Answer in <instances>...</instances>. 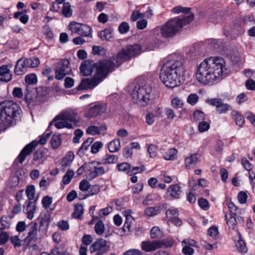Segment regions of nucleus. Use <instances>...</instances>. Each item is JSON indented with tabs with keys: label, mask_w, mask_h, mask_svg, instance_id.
<instances>
[{
	"label": "nucleus",
	"mask_w": 255,
	"mask_h": 255,
	"mask_svg": "<svg viewBox=\"0 0 255 255\" xmlns=\"http://www.w3.org/2000/svg\"><path fill=\"white\" fill-rule=\"evenodd\" d=\"M228 70L223 58L211 57L203 60L196 68L197 81L204 85H213L227 74Z\"/></svg>",
	"instance_id": "obj_1"
},
{
	"label": "nucleus",
	"mask_w": 255,
	"mask_h": 255,
	"mask_svg": "<svg viewBox=\"0 0 255 255\" xmlns=\"http://www.w3.org/2000/svg\"><path fill=\"white\" fill-rule=\"evenodd\" d=\"M160 78L168 88L180 86L185 80V68L181 56L171 55L163 65Z\"/></svg>",
	"instance_id": "obj_2"
},
{
	"label": "nucleus",
	"mask_w": 255,
	"mask_h": 255,
	"mask_svg": "<svg viewBox=\"0 0 255 255\" xmlns=\"http://www.w3.org/2000/svg\"><path fill=\"white\" fill-rule=\"evenodd\" d=\"M115 68V64L111 60L99 61L96 64V72L92 79H84L78 86L79 90L92 89L97 86Z\"/></svg>",
	"instance_id": "obj_3"
},
{
	"label": "nucleus",
	"mask_w": 255,
	"mask_h": 255,
	"mask_svg": "<svg viewBox=\"0 0 255 255\" xmlns=\"http://www.w3.org/2000/svg\"><path fill=\"white\" fill-rule=\"evenodd\" d=\"M21 110L18 105L10 100L0 103V122L4 128L11 126L13 121L19 116Z\"/></svg>",
	"instance_id": "obj_4"
},
{
	"label": "nucleus",
	"mask_w": 255,
	"mask_h": 255,
	"mask_svg": "<svg viewBox=\"0 0 255 255\" xmlns=\"http://www.w3.org/2000/svg\"><path fill=\"white\" fill-rule=\"evenodd\" d=\"M130 96L134 103L145 106L151 102L152 87L146 82H135L131 85Z\"/></svg>",
	"instance_id": "obj_5"
},
{
	"label": "nucleus",
	"mask_w": 255,
	"mask_h": 255,
	"mask_svg": "<svg viewBox=\"0 0 255 255\" xmlns=\"http://www.w3.org/2000/svg\"><path fill=\"white\" fill-rule=\"evenodd\" d=\"M193 14H188L184 17L182 21L178 18H175L163 25L161 27L157 28L159 30V35L164 38H168L174 36L180 31L182 27L188 24L193 20Z\"/></svg>",
	"instance_id": "obj_6"
},
{
	"label": "nucleus",
	"mask_w": 255,
	"mask_h": 255,
	"mask_svg": "<svg viewBox=\"0 0 255 255\" xmlns=\"http://www.w3.org/2000/svg\"><path fill=\"white\" fill-rule=\"evenodd\" d=\"M49 225L48 219L42 218L39 223V228L37 230V224L35 222H31L27 227L28 236L26 240L28 243L36 242L41 240L46 233V229Z\"/></svg>",
	"instance_id": "obj_7"
},
{
	"label": "nucleus",
	"mask_w": 255,
	"mask_h": 255,
	"mask_svg": "<svg viewBox=\"0 0 255 255\" xmlns=\"http://www.w3.org/2000/svg\"><path fill=\"white\" fill-rule=\"evenodd\" d=\"M141 51V48L139 44L129 45L119 51L116 59L113 61L110 60L115 64L116 68L122 64L125 60L139 55Z\"/></svg>",
	"instance_id": "obj_8"
},
{
	"label": "nucleus",
	"mask_w": 255,
	"mask_h": 255,
	"mask_svg": "<svg viewBox=\"0 0 255 255\" xmlns=\"http://www.w3.org/2000/svg\"><path fill=\"white\" fill-rule=\"evenodd\" d=\"M50 135L51 133L50 132L47 133L45 134H43L39 136V139L38 141L34 140L27 144L21 151L16 160L20 163H22L26 157L31 153L38 144L39 143L42 145L45 144L47 142V140L50 137Z\"/></svg>",
	"instance_id": "obj_9"
},
{
	"label": "nucleus",
	"mask_w": 255,
	"mask_h": 255,
	"mask_svg": "<svg viewBox=\"0 0 255 255\" xmlns=\"http://www.w3.org/2000/svg\"><path fill=\"white\" fill-rule=\"evenodd\" d=\"M71 71L70 63L68 59H61L57 64L55 68V79L62 80L66 75Z\"/></svg>",
	"instance_id": "obj_10"
},
{
	"label": "nucleus",
	"mask_w": 255,
	"mask_h": 255,
	"mask_svg": "<svg viewBox=\"0 0 255 255\" xmlns=\"http://www.w3.org/2000/svg\"><path fill=\"white\" fill-rule=\"evenodd\" d=\"M58 120H64L69 122L73 123L74 126H78L79 118L77 116V114L73 110L68 109L62 111L58 116H56L50 123L51 125L53 123L58 121Z\"/></svg>",
	"instance_id": "obj_11"
},
{
	"label": "nucleus",
	"mask_w": 255,
	"mask_h": 255,
	"mask_svg": "<svg viewBox=\"0 0 255 255\" xmlns=\"http://www.w3.org/2000/svg\"><path fill=\"white\" fill-rule=\"evenodd\" d=\"M100 163L97 161L89 162V171L87 178L89 180H93L96 177L104 174L109 170V168L106 169L103 166H99Z\"/></svg>",
	"instance_id": "obj_12"
},
{
	"label": "nucleus",
	"mask_w": 255,
	"mask_h": 255,
	"mask_svg": "<svg viewBox=\"0 0 255 255\" xmlns=\"http://www.w3.org/2000/svg\"><path fill=\"white\" fill-rule=\"evenodd\" d=\"M106 104H97L91 107L85 114V116L88 118H95L101 116L107 111Z\"/></svg>",
	"instance_id": "obj_13"
},
{
	"label": "nucleus",
	"mask_w": 255,
	"mask_h": 255,
	"mask_svg": "<svg viewBox=\"0 0 255 255\" xmlns=\"http://www.w3.org/2000/svg\"><path fill=\"white\" fill-rule=\"evenodd\" d=\"M210 104L216 107V110L220 114L226 113L229 110L230 106L223 102L221 99H213L210 100Z\"/></svg>",
	"instance_id": "obj_14"
},
{
	"label": "nucleus",
	"mask_w": 255,
	"mask_h": 255,
	"mask_svg": "<svg viewBox=\"0 0 255 255\" xmlns=\"http://www.w3.org/2000/svg\"><path fill=\"white\" fill-rule=\"evenodd\" d=\"M12 65H3L0 66V81L8 82L12 79V75L10 73V69Z\"/></svg>",
	"instance_id": "obj_15"
},
{
	"label": "nucleus",
	"mask_w": 255,
	"mask_h": 255,
	"mask_svg": "<svg viewBox=\"0 0 255 255\" xmlns=\"http://www.w3.org/2000/svg\"><path fill=\"white\" fill-rule=\"evenodd\" d=\"M107 242L105 240L100 239L95 241L90 247L91 253L98 251L97 253L103 252V254L107 252L106 249Z\"/></svg>",
	"instance_id": "obj_16"
},
{
	"label": "nucleus",
	"mask_w": 255,
	"mask_h": 255,
	"mask_svg": "<svg viewBox=\"0 0 255 255\" xmlns=\"http://www.w3.org/2000/svg\"><path fill=\"white\" fill-rule=\"evenodd\" d=\"M28 68L24 58L17 60L15 65L14 72L17 75H22L27 71Z\"/></svg>",
	"instance_id": "obj_17"
},
{
	"label": "nucleus",
	"mask_w": 255,
	"mask_h": 255,
	"mask_svg": "<svg viewBox=\"0 0 255 255\" xmlns=\"http://www.w3.org/2000/svg\"><path fill=\"white\" fill-rule=\"evenodd\" d=\"M24 212L27 214V217L31 220L33 218V215L37 209L34 201L26 200L23 206Z\"/></svg>",
	"instance_id": "obj_18"
},
{
	"label": "nucleus",
	"mask_w": 255,
	"mask_h": 255,
	"mask_svg": "<svg viewBox=\"0 0 255 255\" xmlns=\"http://www.w3.org/2000/svg\"><path fill=\"white\" fill-rule=\"evenodd\" d=\"M160 243L158 241H143L140 246L142 250L146 252H150L160 249Z\"/></svg>",
	"instance_id": "obj_19"
},
{
	"label": "nucleus",
	"mask_w": 255,
	"mask_h": 255,
	"mask_svg": "<svg viewBox=\"0 0 255 255\" xmlns=\"http://www.w3.org/2000/svg\"><path fill=\"white\" fill-rule=\"evenodd\" d=\"M98 62L91 64L90 61H86L82 63L80 67L81 73L83 76H88L92 74L94 70L96 71V64Z\"/></svg>",
	"instance_id": "obj_20"
},
{
	"label": "nucleus",
	"mask_w": 255,
	"mask_h": 255,
	"mask_svg": "<svg viewBox=\"0 0 255 255\" xmlns=\"http://www.w3.org/2000/svg\"><path fill=\"white\" fill-rule=\"evenodd\" d=\"M107 129V126L105 124H100L99 126H91L88 127L86 132L88 134L92 135H99L101 131H106Z\"/></svg>",
	"instance_id": "obj_21"
},
{
	"label": "nucleus",
	"mask_w": 255,
	"mask_h": 255,
	"mask_svg": "<svg viewBox=\"0 0 255 255\" xmlns=\"http://www.w3.org/2000/svg\"><path fill=\"white\" fill-rule=\"evenodd\" d=\"M45 154L44 150L38 149L36 150L33 155L32 164H36L37 166L42 164L44 162L43 158Z\"/></svg>",
	"instance_id": "obj_22"
},
{
	"label": "nucleus",
	"mask_w": 255,
	"mask_h": 255,
	"mask_svg": "<svg viewBox=\"0 0 255 255\" xmlns=\"http://www.w3.org/2000/svg\"><path fill=\"white\" fill-rule=\"evenodd\" d=\"M199 158L198 154H193L191 155L185 159V167L187 169L193 168L196 164Z\"/></svg>",
	"instance_id": "obj_23"
},
{
	"label": "nucleus",
	"mask_w": 255,
	"mask_h": 255,
	"mask_svg": "<svg viewBox=\"0 0 255 255\" xmlns=\"http://www.w3.org/2000/svg\"><path fill=\"white\" fill-rule=\"evenodd\" d=\"M237 218L240 221V218L238 217L237 215L235 216L232 214L225 215L226 223L230 229H232L233 230L236 229L237 225Z\"/></svg>",
	"instance_id": "obj_24"
},
{
	"label": "nucleus",
	"mask_w": 255,
	"mask_h": 255,
	"mask_svg": "<svg viewBox=\"0 0 255 255\" xmlns=\"http://www.w3.org/2000/svg\"><path fill=\"white\" fill-rule=\"evenodd\" d=\"M181 193L180 187L176 184L171 185L167 191V195L174 198H179Z\"/></svg>",
	"instance_id": "obj_25"
},
{
	"label": "nucleus",
	"mask_w": 255,
	"mask_h": 255,
	"mask_svg": "<svg viewBox=\"0 0 255 255\" xmlns=\"http://www.w3.org/2000/svg\"><path fill=\"white\" fill-rule=\"evenodd\" d=\"M84 211V207L82 204H76L75 205L74 211L72 214V217L77 219H81Z\"/></svg>",
	"instance_id": "obj_26"
},
{
	"label": "nucleus",
	"mask_w": 255,
	"mask_h": 255,
	"mask_svg": "<svg viewBox=\"0 0 255 255\" xmlns=\"http://www.w3.org/2000/svg\"><path fill=\"white\" fill-rule=\"evenodd\" d=\"M79 35L85 37H92V28L89 25L85 24H81Z\"/></svg>",
	"instance_id": "obj_27"
},
{
	"label": "nucleus",
	"mask_w": 255,
	"mask_h": 255,
	"mask_svg": "<svg viewBox=\"0 0 255 255\" xmlns=\"http://www.w3.org/2000/svg\"><path fill=\"white\" fill-rule=\"evenodd\" d=\"M108 148L110 152H115L121 148V142L119 139H114L108 145Z\"/></svg>",
	"instance_id": "obj_28"
},
{
	"label": "nucleus",
	"mask_w": 255,
	"mask_h": 255,
	"mask_svg": "<svg viewBox=\"0 0 255 255\" xmlns=\"http://www.w3.org/2000/svg\"><path fill=\"white\" fill-rule=\"evenodd\" d=\"M93 141V137H89L84 141L78 151V154L81 156H83L84 154V152L88 149V147L91 145Z\"/></svg>",
	"instance_id": "obj_29"
},
{
	"label": "nucleus",
	"mask_w": 255,
	"mask_h": 255,
	"mask_svg": "<svg viewBox=\"0 0 255 255\" xmlns=\"http://www.w3.org/2000/svg\"><path fill=\"white\" fill-rule=\"evenodd\" d=\"M190 8L189 7H183L181 5L177 6L176 7H174L172 9V12L174 13H179L180 12L184 13L185 15L182 19H180L182 21L184 17L188 14H192L190 13Z\"/></svg>",
	"instance_id": "obj_30"
},
{
	"label": "nucleus",
	"mask_w": 255,
	"mask_h": 255,
	"mask_svg": "<svg viewBox=\"0 0 255 255\" xmlns=\"http://www.w3.org/2000/svg\"><path fill=\"white\" fill-rule=\"evenodd\" d=\"M62 14L66 17H69L72 15L73 10L69 2H64L61 10Z\"/></svg>",
	"instance_id": "obj_31"
},
{
	"label": "nucleus",
	"mask_w": 255,
	"mask_h": 255,
	"mask_svg": "<svg viewBox=\"0 0 255 255\" xmlns=\"http://www.w3.org/2000/svg\"><path fill=\"white\" fill-rule=\"evenodd\" d=\"M59 121L55 123V126L57 128H67L69 129L73 128L74 127L72 123H69L64 120H58Z\"/></svg>",
	"instance_id": "obj_32"
},
{
	"label": "nucleus",
	"mask_w": 255,
	"mask_h": 255,
	"mask_svg": "<svg viewBox=\"0 0 255 255\" xmlns=\"http://www.w3.org/2000/svg\"><path fill=\"white\" fill-rule=\"evenodd\" d=\"M133 218L129 217L128 219H126L124 225L123 227V235H128V233L131 232V225Z\"/></svg>",
	"instance_id": "obj_33"
},
{
	"label": "nucleus",
	"mask_w": 255,
	"mask_h": 255,
	"mask_svg": "<svg viewBox=\"0 0 255 255\" xmlns=\"http://www.w3.org/2000/svg\"><path fill=\"white\" fill-rule=\"evenodd\" d=\"M26 63L29 68H35L40 64V60L37 57H33L30 58H24Z\"/></svg>",
	"instance_id": "obj_34"
},
{
	"label": "nucleus",
	"mask_w": 255,
	"mask_h": 255,
	"mask_svg": "<svg viewBox=\"0 0 255 255\" xmlns=\"http://www.w3.org/2000/svg\"><path fill=\"white\" fill-rule=\"evenodd\" d=\"M100 191V187L98 185H95L92 187V188L90 189L89 193L86 194L84 195V197H81L80 196L79 199L80 200H84L89 196H93L94 195L97 194Z\"/></svg>",
	"instance_id": "obj_35"
},
{
	"label": "nucleus",
	"mask_w": 255,
	"mask_h": 255,
	"mask_svg": "<svg viewBox=\"0 0 255 255\" xmlns=\"http://www.w3.org/2000/svg\"><path fill=\"white\" fill-rule=\"evenodd\" d=\"M25 193L28 198L27 200H33L35 193L34 186L32 185H28L26 187Z\"/></svg>",
	"instance_id": "obj_36"
},
{
	"label": "nucleus",
	"mask_w": 255,
	"mask_h": 255,
	"mask_svg": "<svg viewBox=\"0 0 255 255\" xmlns=\"http://www.w3.org/2000/svg\"><path fill=\"white\" fill-rule=\"evenodd\" d=\"M160 211V208L159 207H148L145 209L144 213L146 215L151 217L159 214Z\"/></svg>",
	"instance_id": "obj_37"
},
{
	"label": "nucleus",
	"mask_w": 255,
	"mask_h": 255,
	"mask_svg": "<svg viewBox=\"0 0 255 255\" xmlns=\"http://www.w3.org/2000/svg\"><path fill=\"white\" fill-rule=\"evenodd\" d=\"M239 252L242 254L246 253L247 252V248L245 242L241 239V235L239 234V239L236 245Z\"/></svg>",
	"instance_id": "obj_38"
},
{
	"label": "nucleus",
	"mask_w": 255,
	"mask_h": 255,
	"mask_svg": "<svg viewBox=\"0 0 255 255\" xmlns=\"http://www.w3.org/2000/svg\"><path fill=\"white\" fill-rule=\"evenodd\" d=\"M10 218L7 216L1 217L0 221V230H3L10 227Z\"/></svg>",
	"instance_id": "obj_39"
},
{
	"label": "nucleus",
	"mask_w": 255,
	"mask_h": 255,
	"mask_svg": "<svg viewBox=\"0 0 255 255\" xmlns=\"http://www.w3.org/2000/svg\"><path fill=\"white\" fill-rule=\"evenodd\" d=\"M74 175V172L73 170H68L63 177L62 181L63 183L65 185L68 184L70 182Z\"/></svg>",
	"instance_id": "obj_40"
},
{
	"label": "nucleus",
	"mask_w": 255,
	"mask_h": 255,
	"mask_svg": "<svg viewBox=\"0 0 255 255\" xmlns=\"http://www.w3.org/2000/svg\"><path fill=\"white\" fill-rule=\"evenodd\" d=\"M177 153L175 148H170L164 153V158L166 160H173L176 156Z\"/></svg>",
	"instance_id": "obj_41"
},
{
	"label": "nucleus",
	"mask_w": 255,
	"mask_h": 255,
	"mask_svg": "<svg viewBox=\"0 0 255 255\" xmlns=\"http://www.w3.org/2000/svg\"><path fill=\"white\" fill-rule=\"evenodd\" d=\"M118 157L114 154L106 155L102 159L104 163H115L118 161Z\"/></svg>",
	"instance_id": "obj_42"
},
{
	"label": "nucleus",
	"mask_w": 255,
	"mask_h": 255,
	"mask_svg": "<svg viewBox=\"0 0 255 255\" xmlns=\"http://www.w3.org/2000/svg\"><path fill=\"white\" fill-rule=\"evenodd\" d=\"M118 167L119 171L125 172L129 175H131L130 170L131 166L127 162H123L118 164Z\"/></svg>",
	"instance_id": "obj_43"
},
{
	"label": "nucleus",
	"mask_w": 255,
	"mask_h": 255,
	"mask_svg": "<svg viewBox=\"0 0 255 255\" xmlns=\"http://www.w3.org/2000/svg\"><path fill=\"white\" fill-rule=\"evenodd\" d=\"M166 215L169 221L178 216V211L174 208H171L166 211Z\"/></svg>",
	"instance_id": "obj_44"
},
{
	"label": "nucleus",
	"mask_w": 255,
	"mask_h": 255,
	"mask_svg": "<svg viewBox=\"0 0 255 255\" xmlns=\"http://www.w3.org/2000/svg\"><path fill=\"white\" fill-rule=\"evenodd\" d=\"M61 138L60 135L54 134L51 139V146L53 148H58L61 144Z\"/></svg>",
	"instance_id": "obj_45"
},
{
	"label": "nucleus",
	"mask_w": 255,
	"mask_h": 255,
	"mask_svg": "<svg viewBox=\"0 0 255 255\" xmlns=\"http://www.w3.org/2000/svg\"><path fill=\"white\" fill-rule=\"evenodd\" d=\"M81 24L82 23H80L72 21L69 24V29L72 33H75L79 34Z\"/></svg>",
	"instance_id": "obj_46"
},
{
	"label": "nucleus",
	"mask_w": 255,
	"mask_h": 255,
	"mask_svg": "<svg viewBox=\"0 0 255 255\" xmlns=\"http://www.w3.org/2000/svg\"><path fill=\"white\" fill-rule=\"evenodd\" d=\"M162 234L159 227H153L150 230V236L152 239H158L162 237Z\"/></svg>",
	"instance_id": "obj_47"
},
{
	"label": "nucleus",
	"mask_w": 255,
	"mask_h": 255,
	"mask_svg": "<svg viewBox=\"0 0 255 255\" xmlns=\"http://www.w3.org/2000/svg\"><path fill=\"white\" fill-rule=\"evenodd\" d=\"M95 231L97 234L102 235L105 231V226L102 221H98L95 226Z\"/></svg>",
	"instance_id": "obj_48"
},
{
	"label": "nucleus",
	"mask_w": 255,
	"mask_h": 255,
	"mask_svg": "<svg viewBox=\"0 0 255 255\" xmlns=\"http://www.w3.org/2000/svg\"><path fill=\"white\" fill-rule=\"evenodd\" d=\"M112 30L105 29L101 31L100 34V38L102 40H109L111 37Z\"/></svg>",
	"instance_id": "obj_49"
},
{
	"label": "nucleus",
	"mask_w": 255,
	"mask_h": 255,
	"mask_svg": "<svg viewBox=\"0 0 255 255\" xmlns=\"http://www.w3.org/2000/svg\"><path fill=\"white\" fill-rule=\"evenodd\" d=\"M25 81L28 85L34 84L37 81V77L35 74H28L25 77Z\"/></svg>",
	"instance_id": "obj_50"
},
{
	"label": "nucleus",
	"mask_w": 255,
	"mask_h": 255,
	"mask_svg": "<svg viewBox=\"0 0 255 255\" xmlns=\"http://www.w3.org/2000/svg\"><path fill=\"white\" fill-rule=\"evenodd\" d=\"M147 150L151 157L153 158L157 156L158 147L156 145L150 144L148 146Z\"/></svg>",
	"instance_id": "obj_51"
},
{
	"label": "nucleus",
	"mask_w": 255,
	"mask_h": 255,
	"mask_svg": "<svg viewBox=\"0 0 255 255\" xmlns=\"http://www.w3.org/2000/svg\"><path fill=\"white\" fill-rule=\"evenodd\" d=\"M91 185L86 179H83L79 183V189L81 191H87L90 188Z\"/></svg>",
	"instance_id": "obj_52"
},
{
	"label": "nucleus",
	"mask_w": 255,
	"mask_h": 255,
	"mask_svg": "<svg viewBox=\"0 0 255 255\" xmlns=\"http://www.w3.org/2000/svg\"><path fill=\"white\" fill-rule=\"evenodd\" d=\"M103 146V143L101 141H96L93 143L91 148V152L95 154L99 152L100 148Z\"/></svg>",
	"instance_id": "obj_53"
},
{
	"label": "nucleus",
	"mask_w": 255,
	"mask_h": 255,
	"mask_svg": "<svg viewBox=\"0 0 255 255\" xmlns=\"http://www.w3.org/2000/svg\"><path fill=\"white\" fill-rule=\"evenodd\" d=\"M119 31L121 34H125L127 33L129 29V26L128 22H122L118 28Z\"/></svg>",
	"instance_id": "obj_54"
},
{
	"label": "nucleus",
	"mask_w": 255,
	"mask_h": 255,
	"mask_svg": "<svg viewBox=\"0 0 255 255\" xmlns=\"http://www.w3.org/2000/svg\"><path fill=\"white\" fill-rule=\"evenodd\" d=\"M160 244V248H162L163 247L165 248H170L172 247L173 245L174 241L173 240H165L164 241H158Z\"/></svg>",
	"instance_id": "obj_55"
},
{
	"label": "nucleus",
	"mask_w": 255,
	"mask_h": 255,
	"mask_svg": "<svg viewBox=\"0 0 255 255\" xmlns=\"http://www.w3.org/2000/svg\"><path fill=\"white\" fill-rule=\"evenodd\" d=\"M84 171H86L89 173V162L85 163L78 169V170L76 171L77 176L82 175Z\"/></svg>",
	"instance_id": "obj_56"
},
{
	"label": "nucleus",
	"mask_w": 255,
	"mask_h": 255,
	"mask_svg": "<svg viewBox=\"0 0 255 255\" xmlns=\"http://www.w3.org/2000/svg\"><path fill=\"white\" fill-rule=\"evenodd\" d=\"M198 128L200 132H204L209 129L210 124L207 122L201 121L199 122Z\"/></svg>",
	"instance_id": "obj_57"
},
{
	"label": "nucleus",
	"mask_w": 255,
	"mask_h": 255,
	"mask_svg": "<svg viewBox=\"0 0 255 255\" xmlns=\"http://www.w3.org/2000/svg\"><path fill=\"white\" fill-rule=\"evenodd\" d=\"M199 99L198 96L196 94H191L188 96L187 99V102L192 105L196 104Z\"/></svg>",
	"instance_id": "obj_58"
},
{
	"label": "nucleus",
	"mask_w": 255,
	"mask_h": 255,
	"mask_svg": "<svg viewBox=\"0 0 255 255\" xmlns=\"http://www.w3.org/2000/svg\"><path fill=\"white\" fill-rule=\"evenodd\" d=\"M9 235L5 232L0 230V245L5 244L9 239Z\"/></svg>",
	"instance_id": "obj_59"
},
{
	"label": "nucleus",
	"mask_w": 255,
	"mask_h": 255,
	"mask_svg": "<svg viewBox=\"0 0 255 255\" xmlns=\"http://www.w3.org/2000/svg\"><path fill=\"white\" fill-rule=\"evenodd\" d=\"M52 203V198L48 196H45L42 200L43 207L45 209L48 208Z\"/></svg>",
	"instance_id": "obj_60"
},
{
	"label": "nucleus",
	"mask_w": 255,
	"mask_h": 255,
	"mask_svg": "<svg viewBox=\"0 0 255 255\" xmlns=\"http://www.w3.org/2000/svg\"><path fill=\"white\" fill-rule=\"evenodd\" d=\"M198 203L199 206L204 210H207L209 208L208 201L204 198H201L199 199Z\"/></svg>",
	"instance_id": "obj_61"
},
{
	"label": "nucleus",
	"mask_w": 255,
	"mask_h": 255,
	"mask_svg": "<svg viewBox=\"0 0 255 255\" xmlns=\"http://www.w3.org/2000/svg\"><path fill=\"white\" fill-rule=\"evenodd\" d=\"M144 17V14L143 13H140L138 11L134 10L133 11V12L131 13V15L130 16V19L133 21H135L137 19L142 18Z\"/></svg>",
	"instance_id": "obj_62"
},
{
	"label": "nucleus",
	"mask_w": 255,
	"mask_h": 255,
	"mask_svg": "<svg viewBox=\"0 0 255 255\" xmlns=\"http://www.w3.org/2000/svg\"><path fill=\"white\" fill-rule=\"evenodd\" d=\"M113 208L111 206L107 207L99 210V216L100 217H104L109 215L112 212Z\"/></svg>",
	"instance_id": "obj_63"
},
{
	"label": "nucleus",
	"mask_w": 255,
	"mask_h": 255,
	"mask_svg": "<svg viewBox=\"0 0 255 255\" xmlns=\"http://www.w3.org/2000/svg\"><path fill=\"white\" fill-rule=\"evenodd\" d=\"M11 243L15 248L20 247L21 246L22 241L17 236H12L10 238Z\"/></svg>",
	"instance_id": "obj_64"
}]
</instances>
